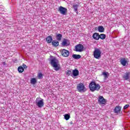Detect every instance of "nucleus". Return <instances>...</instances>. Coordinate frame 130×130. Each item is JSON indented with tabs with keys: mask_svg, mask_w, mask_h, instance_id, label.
<instances>
[{
	"mask_svg": "<svg viewBox=\"0 0 130 130\" xmlns=\"http://www.w3.org/2000/svg\"><path fill=\"white\" fill-rule=\"evenodd\" d=\"M50 64L53 67L54 71L57 72L60 70V64H59V61L57 59L54 58L51 59Z\"/></svg>",
	"mask_w": 130,
	"mask_h": 130,
	"instance_id": "obj_1",
	"label": "nucleus"
},
{
	"mask_svg": "<svg viewBox=\"0 0 130 130\" xmlns=\"http://www.w3.org/2000/svg\"><path fill=\"white\" fill-rule=\"evenodd\" d=\"M89 88L91 92H94V91H98L100 90L101 87L100 85L95 83V82L92 81L89 85Z\"/></svg>",
	"mask_w": 130,
	"mask_h": 130,
	"instance_id": "obj_2",
	"label": "nucleus"
},
{
	"mask_svg": "<svg viewBox=\"0 0 130 130\" xmlns=\"http://www.w3.org/2000/svg\"><path fill=\"white\" fill-rule=\"evenodd\" d=\"M93 56L94 58L99 59L101 57V50L97 48H95L93 51Z\"/></svg>",
	"mask_w": 130,
	"mask_h": 130,
	"instance_id": "obj_3",
	"label": "nucleus"
},
{
	"mask_svg": "<svg viewBox=\"0 0 130 130\" xmlns=\"http://www.w3.org/2000/svg\"><path fill=\"white\" fill-rule=\"evenodd\" d=\"M39 99H36V105L38 106L39 108H42L44 106V100L43 99L38 100Z\"/></svg>",
	"mask_w": 130,
	"mask_h": 130,
	"instance_id": "obj_4",
	"label": "nucleus"
},
{
	"mask_svg": "<svg viewBox=\"0 0 130 130\" xmlns=\"http://www.w3.org/2000/svg\"><path fill=\"white\" fill-rule=\"evenodd\" d=\"M77 88L79 92H85L87 91V89L85 87V85L83 83L78 84Z\"/></svg>",
	"mask_w": 130,
	"mask_h": 130,
	"instance_id": "obj_5",
	"label": "nucleus"
},
{
	"mask_svg": "<svg viewBox=\"0 0 130 130\" xmlns=\"http://www.w3.org/2000/svg\"><path fill=\"white\" fill-rule=\"evenodd\" d=\"M75 51L77 52H82L84 51V46L81 44L77 45L75 46Z\"/></svg>",
	"mask_w": 130,
	"mask_h": 130,
	"instance_id": "obj_6",
	"label": "nucleus"
},
{
	"mask_svg": "<svg viewBox=\"0 0 130 130\" xmlns=\"http://www.w3.org/2000/svg\"><path fill=\"white\" fill-rule=\"evenodd\" d=\"M59 12L61 15L64 16V15H67V13H68V9L62 6H60L59 7Z\"/></svg>",
	"mask_w": 130,
	"mask_h": 130,
	"instance_id": "obj_7",
	"label": "nucleus"
},
{
	"mask_svg": "<svg viewBox=\"0 0 130 130\" xmlns=\"http://www.w3.org/2000/svg\"><path fill=\"white\" fill-rule=\"evenodd\" d=\"M61 53L62 56H63V57H68L70 55V51L64 49L61 51Z\"/></svg>",
	"mask_w": 130,
	"mask_h": 130,
	"instance_id": "obj_8",
	"label": "nucleus"
},
{
	"mask_svg": "<svg viewBox=\"0 0 130 130\" xmlns=\"http://www.w3.org/2000/svg\"><path fill=\"white\" fill-rule=\"evenodd\" d=\"M61 46H69L70 45V41L66 39H63L61 43Z\"/></svg>",
	"mask_w": 130,
	"mask_h": 130,
	"instance_id": "obj_9",
	"label": "nucleus"
},
{
	"mask_svg": "<svg viewBox=\"0 0 130 130\" xmlns=\"http://www.w3.org/2000/svg\"><path fill=\"white\" fill-rule=\"evenodd\" d=\"M99 102L101 104H105L106 103V100L102 96H100L99 98Z\"/></svg>",
	"mask_w": 130,
	"mask_h": 130,
	"instance_id": "obj_10",
	"label": "nucleus"
},
{
	"mask_svg": "<svg viewBox=\"0 0 130 130\" xmlns=\"http://www.w3.org/2000/svg\"><path fill=\"white\" fill-rule=\"evenodd\" d=\"M121 64L123 66V67H125L126 66V64L127 63V60L125 59V58H123L120 59V60Z\"/></svg>",
	"mask_w": 130,
	"mask_h": 130,
	"instance_id": "obj_11",
	"label": "nucleus"
},
{
	"mask_svg": "<svg viewBox=\"0 0 130 130\" xmlns=\"http://www.w3.org/2000/svg\"><path fill=\"white\" fill-rule=\"evenodd\" d=\"M129 72H126L124 75H122V78L124 79V80H127L128 79H129Z\"/></svg>",
	"mask_w": 130,
	"mask_h": 130,
	"instance_id": "obj_12",
	"label": "nucleus"
},
{
	"mask_svg": "<svg viewBox=\"0 0 130 130\" xmlns=\"http://www.w3.org/2000/svg\"><path fill=\"white\" fill-rule=\"evenodd\" d=\"M52 45L54 47H57V46L59 45V42L56 40H53L52 41Z\"/></svg>",
	"mask_w": 130,
	"mask_h": 130,
	"instance_id": "obj_13",
	"label": "nucleus"
},
{
	"mask_svg": "<svg viewBox=\"0 0 130 130\" xmlns=\"http://www.w3.org/2000/svg\"><path fill=\"white\" fill-rule=\"evenodd\" d=\"M92 38L95 40H98L99 39V34L95 32L92 35Z\"/></svg>",
	"mask_w": 130,
	"mask_h": 130,
	"instance_id": "obj_14",
	"label": "nucleus"
},
{
	"mask_svg": "<svg viewBox=\"0 0 130 130\" xmlns=\"http://www.w3.org/2000/svg\"><path fill=\"white\" fill-rule=\"evenodd\" d=\"M62 38V35L60 34H57L56 35V40H58V41H60Z\"/></svg>",
	"mask_w": 130,
	"mask_h": 130,
	"instance_id": "obj_15",
	"label": "nucleus"
},
{
	"mask_svg": "<svg viewBox=\"0 0 130 130\" xmlns=\"http://www.w3.org/2000/svg\"><path fill=\"white\" fill-rule=\"evenodd\" d=\"M46 40L47 42V43H51V42H52V37H51V36H49L48 37H47L46 38Z\"/></svg>",
	"mask_w": 130,
	"mask_h": 130,
	"instance_id": "obj_16",
	"label": "nucleus"
},
{
	"mask_svg": "<svg viewBox=\"0 0 130 130\" xmlns=\"http://www.w3.org/2000/svg\"><path fill=\"white\" fill-rule=\"evenodd\" d=\"M37 83V79L35 78H31L30 79V84L31 85H35V84Z\"/></svg>",
	"mask_w": 130,
	"mask_h": 130,
	"instance_id": "obj_17",
	"label": "nucleus"
},
{
	"mask_svg": "<svg viewBox=\"0 0 130 130\" xmlns=\"http://www.w3.org/2000/svg\"><path fill=\"white\" fill-rule=\"evenodd\" d=\"M72 7L74 9V12H75L76 13H78V8H79V5L74 4Z\"/></svg>",
	"mask_w": 130,
	"mask_h": 130,
	"instance_id": "obj_18",
	"label": "nucleus"
},
{
	"mask_svg": "<svg viewBox=\"0 0 130 130\" xmlns=\"http://www.w3.org/2000/svg\"><path fill=\"white\" fill-rule=\"evenodd\" d=\"M72 74L74 77H77V76H79V70H74L73 71Z\"/></svg>",
	"mask_w": 130,
	"mask_h": 130,
	"instance_id": "obj_19",
	"label": "nucleus"
},
{
	"mask_svg": "<svg viewBox=\"0 0 130 130\" xmlns=\"http://www.w3.org/2000/svg\"><path fill=\"white\" fill-rule=\"evenodd\" d=\"M72 57H73V58H74V59H79L81 58V55L73 54Z\"/></svg>",
	"mask_w": 130,
	"mask_h": 130,
	"instance_id": "obj_20",
	"label": "nucleus"
},
{
	"mask_svg": "<svg viewBox=\"0 0 130 130\" xmlns=\"http://www.w3.org/2000/svg\"><path fill=\"white\" fill-rule=\"evenodd\" d=\"M121 109V108L120 106H117L115 109H114V111L115 113H118L119 111H120Z\"/></svg>",
	"mask_w": 130,
	"mask_h": 130,
	"instance_id": "obj_21",
	"label": "nucleus"
},
{
	"mask_svg": "<svg viewBox=\"0 0 130 130\" xmlns=\"http://www.w3.org/2000/svg\"><path fill=\"white\" fill-rule=\"evenodd\" d=\"M104 30H105V29L104 28L103 26H100L98 27L99 32H101L102 33V32H104Z\"/></svg>",
	"mask_w": 130,
	"mask_h": 130,
	"instance_id": "obj_22",
	"label": "nucleus"
},
{
	"mask_svg": "<svg viewBox=\"0 0 130 130\" xmlns=\"http://www.w3.org/2000/svg\"><path fill=\"white\" fill-rule=\"evenodd\" d=\"M106 38V35L105 34H102L99 35V39H102V40H104Z\"/></svg>",
	"mask_w": 130,
	"mask_h": 130,
	"instance_id": "obj_23",
	"label": "nucleus"
},
{
	"mask_svg": "<svg viewBox=\"0 0 130 130\" xmlns=\"http://www.w3.org/2000/svg\"><path fill=\"white\" fill-rule=\"evenodd\" d=\"M108 72H103L102 73V75L104 76V80H106L108 78Z\"/></svg>",
	"mask_w": 130,
	"mask_h": 130,
	"instance_id": "obj_24",
	"label": "nucleus"
},
{
	"mask_svg": "<svg viewBox=\"0 0 130 130\" xmlns=\"http://www.w3.org/2000/svg\"><path fill=\"white\" fill-rule=\"evenodd\" d=\"M37 77L38 79H39V80H41V79L43 78V74H42V73H39L38 74Z\"/></svg>",
	"mask_w": 130,
	"mask_h": 130,
	"instance_id": "obj_25",
	"label": "nucleus"
},
{
	"mask_svg": "<svg viewBox=\"0 0 130 130\" xmlns=\"http://www.w3.org/2000/svg\"><path fill=\"white\" fill-rule=\"evenodd\" d=\"M18 71L19 73H20V74H21V73H23V72H24V68L22 67H19L18 68Z\"/></svg>",
	"mask_w": 130,
	"mask_h": 130,
	"instance_id": "obj_26",
	"label": "nucleus"
},
{
	"mask_svg": "<svg viewBox=\"0 0 130 130\" xmlns=\"http://www.w3.org/2000/svg\"><path fill=\"white\" fill-rule=\"evenodd\" d=\"M64 117L66 120H69L71 116L69 114H66L64 115Z\"/></svg>",
	"mask_w": 130,
	"mask_h": 130,
	"instance_id": "obj_27",
	"label": "nucleus"
},
{
	"mask_svg": "<svg viewBox=\"0 0 130 130\" xmlns=\"http://www.w3.org/2000/svg\"><path fill=\"white\" fill-rule=\"evenodd\" d=\"M128 107H129V105H126L124 106L123 109H127Z\"/></svg>",
	"mask_w": 130,
	"mask_h": 130,
	"instance_id": "obj_28",
	"label": "nucleus"
},
{
	"mask_svg": "<svg viewBox=\"0 0 130 130\" xmlns=\"http://www.w3.org/2000/svg\"><path fill=\"white\" fill-rule=\"evenodd\" d=\"M72 74V71H68L66 72V75H71Z\"/></svg>",
	"mask_w": 130,
	"mask_h": 130,
	"instance_id": "obj_29",
	"label": "nucleus"
},
{
	"mask_svg": "<svg viewBox=\"0 0 130 130\" xmlns=\"http://www.w3.org/2000/svg\"><path fill=\"white\" fill-rule=\"evenodd\" d=\"M23 67L24 69H27V66L25 65V64H23Z\"/></svg>",
	"mask_w": 130,
	"mask_h": 130,
	"instance_id": "obj_30",
	"label": "nucleus"
}]
</instances>
